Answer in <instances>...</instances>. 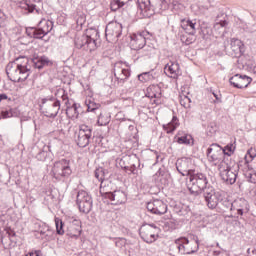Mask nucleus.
<instances>
[{
  "label": "nucleus",
  "instance_id": "1",
  "mask_svg": "<svg viewBox=\"0 0 256 256\" xmlns=\"http://www.w3.org/2000/svg\"><path fill=\"white\" fill-rule=\"evenodd\" d=\"M170 249L177 255H193L199 251V240L189 241L186 237H180L174 241Z\"/></svg>",
  "mask_w": 256,
  "mask_h": 256
},
{
  "label": "nucleus",
  "instance_id": "2",
  "mask_svg": "<svg viewBox=\"0 0 256 256\" xmlns=\"http://www.w3.org/2000/svg\"><path fill=\"white\" fill-rule=\"evenodd\" d=\"M209 187L211 185H209L207 174L199 172L190 174L188 189L192 195H199L201 191L204 193L205 189H209Z\"/></svg>",
  "mask_w": 256,
  "mask_h": 256
},
{
  "label": "nucleus",
  "instance_id": "3",
  "mask_svg": "<svg viewBox=\"0 0 256 256\" xmlns=\"http://www.w3.org/2000/svg\"><path fill=\"white\" fill-rule=\"evenodd\" d=\"M72 173L73 170H71L69 160L62 159L54 163L50 175L53 179H56V181H65V179L71 177Z\"/></svg>",
  "mask_w": 256,
  "mask_h": 256
},
{
  "label": "nucleus",
  "instance_id": "4",
  "mask_svg": "<svg viewBox=\"0 0 256 256\" xmlns=\"http://www.w3.org/2000/svg\"><path fill=\"white\" fill-rule=\"evenodd\" d=\"M40 107L43 109L45 117L55 119L56 115H59V111L61 110V101L55 98V96H48L41 100Z\"/></svg>",
  "mask_w": 256,
  "mask_h": 256
},
{
  "label": "nucleus",
  "instance_id": "5",
  "mask_svg": "<svg viewBox=\"0 0 256 256\" xmlns=\"http://www.w3.org/2000/svg\"><path fill=\"white\" fill-rule=\"evenodd\" d=\"M91 137H93V128L85 124H81L75 131L74 141L78 147L83 149L91 143Z\"/></svg>",
  "mask_w": 256,
  "mask_h": 256
},
{
  "label": "nucleus",
  "instance_id": "6",
  "mask_svg": "<svg viewBox=\"0 0 256 256\" xmlns=\"http://www.w3.org/2000/svg\"><path fill=\"white\" fill-rule=\"evenodd\" d=\"M76 205L80 213L89 215L93 210V197L85 190H79L76 195Z\"/></svg>",
  "mask_w": 256,
  "mask_h": 256
},
{
  "label": "nucleus",
  "instance_id": "7",
  "mask_svg": "<svg viewBox=\"0 0 256 256\" xmlns=\"http://www.w3.org/2000/svg\"><path fill=\"white\" fill-rule=\"evenodd\" d=\"M139 235L145 243H155L159 239V227L155 224H143L139 229Z\"/></svg>",
  "mask_w": 256,
  "mask_h": 256
},
{
  "label": "nucleus",
  "instance_id": "8",
  "mask_svg": "<svg viewBox=\"0 0 256 256\" xmlns=\"http://www.w3.org/2000/svg\"><path fill=\"white\" fill-rule=\"evenodd\" d=\"M249 210V202L246 199H236L233 201V209L230 217L234 219H245V217H247L249 214Z\"/></svg>",
  "mask_w": 256,
  "mask_h": 256
},
{
  "label": "nucleus",
  "instance_id": "9",
  "mask_svg": "<svg viewBox=\"0 0 256 256\" xmlns=\"http://www.w3.org/2000/svg\"><path fill=\"white\" fill-rule=\"evenodd\" d=\"M97 39H99V31L92 30V33L89 35H82L80 38H77L75 41L76 47L79 49H90L93 50L97 47Z\"/></svg>",
  "mask_w": 256,
  "mask_h": 256
},
{
  "label": "nucleus",
  "instance_id": "10",
  "mask_svg": "<svg viewBox=\"0 0 256 256\" xmlns=\"http://www.w3.org/2000/svg\"><path fill=\"white\" fill-rule=\"evenodd\" d=\"M204 201L208 209H217L219 203L222 201V195L215 191L213 186H208L203 192Z\"/></svg>",
  "mask_w": 256,
  "mask_h": 256
},
{
  "label": "nucleus",
  "instance_id": "11",
  "mask_svg": "<svg viewBox=\"0 0 256 256\" xmlns=\"http://www.w3.org/2000/svg\"><path fill=\"white\" fill-rule=\"evenodd\" d=\"M224 50L230 57H241L245 53V45L241 40L232 38L230 45L229 40L224 42Z\"/></svg>",
  "mask_w": 256,
  "mask_h": 256
},
{
  "label": "nucleus",
  "instance_id": "12",
  "mask_svg": "<svg viewBox=\"0 0 256 256\" xmlns=\"http://www.w3.org/2000/svg\"><path fill=\"white\" fill-rule=\"evenodd\" d=\"M149 32L148 31H142L137 34H133L131 36L130 45L132 49L135 51H139V49H143L147 43V39H149Z\"/></svg>",
  "mask_w": 256,
  "mask_h": 256
},
{
  "label": "nucleus",
  "instance_id": "13",
  "mask_svg": "<svg viewBox=\"0 0 256 256\" xmlns=\"http://www.w3.org/2000/svg\"><path fill=\"white\" fill-rule=\"evenodd\" d=\"M253 79L247 75L236 74L229 79L230 85H233L236 89H247L251 85Z\"/></svg>",
  "mask_w": 256,
  "mask_h": 256
},
{
  "label": "nucleus",
  "instance_id": "14",
  "mask_svg": "<svg viewBox=\"0 0 256 256\" xmlns=\"http://www.w3.org/2000/svg\"><path fill=\"white\" fill-rule=\"evenodd\" d=\"M146 209L153 215H165L167 213V204L162 200L156 199L148 202Z\"/></svg>",
  "mask_w": 256,
  "mask_h": 256
},
{
  "label": "nucleus",
  "instance_id": "15",
  "mask_svg": "<svg viewBox=\"0 0 256 256\" xmlns=\"http://www.w3.org/2000/svg\"><path fill=\"white\" fill-rule=\"evenodd\" d=\"M106 37L119 39L123 33V25L119 22H110L105 29Z\"/></svg>",
  "mask_w": 256,
  "mask_h": 256
},
{
  "label": "nucleus",
  "instance_id": "16",
  "mask_svg": "<svg viewBox=\"0 0 256 256\" xmlns=\"http://www.w3.org/2000/svg\"><path fill=\"white\" fill-rule=\"evenodd\" d=\"M105 199H109L112 205H123L127 201V194L121 190H115L114 192H106L104 194Z\"/></svg>",
  "mask_w": 256,
  "mask_h": 256
},
{
  "label": "nucleus",
  "instance_id": "17",
  "mask_svg": "<svg viewBox=\"0 0 256 256\" xmlns=\"http://www.w3.org/2000/svg\"><path fill=\"white\" fill-rule=\"evenodd\" d=\"M176 169L178 173H181L183 177H191L193 170L191 169V160L187 158L178 159L176 162Z\"/></svg>",
  "mask_w": 256,
  "mask_h": 256
},
{
  "label": "nucleus",
  "instance_id": "18",
  "mask_svg": "<svg viewBox=\"0 0 256 256\" xmlns=\"http://www.w3.org/2000/svg\"><path fill=\"white\" fill-rule=\"evenodd\" d=\"M207 158L211 162L221 161L224 157L223 148L219 146V144H212L207 149L206 152Z\"/></svg>",
  "mask_w": 256,
  "mask_h": 256
},
{
  "label": "nucleus",
  "instance_id": "19",
  "mask_svg": "<svg viewBox=\"0 0 256 256\" xmlns=\"http://www.w3.org/2000/svg\"><path fill=\"white\" fill-rule=\"evenodd\" d=\"M170 207L173 213H176L179 217H190L191 215V208L189 205L181 202H171Z\"/></svg>",
  "mask_w": 256,
  "mask_h": 256
},
{
  "label": "nucleus",
  "instance_id": "20",
  "mask_svg": "<svg viewBox=\"0 0 256 256\" xmlns=\"http://www.w3.org/2000/svg\"><path fill=\"white\" fill-rule=\"evenodd\" d=\"M66 235L72 239L81 237V222H79V220H74V223H71L68 226Z\"/></svg>",
  "mask_w": 256,
  "mask_h": 256
},
{
  "label": "nucleus",
  "instance_id": "21",
  "mask_svg": "<svg viewBox=\"0 0 256 256\" xmlns=\"http://www.w3.org/2000/svg\"><path fill=\"white\" fill-rule=\"evenodd\" d=\"M247 155L250 157V161H253V159H255V157H256L255 149L250 148L247 151ZM247 155L245 156L244 162L240 161L237 165V169H242L244 175H245V171H247V170L253 171V168L249 167V160H247Z\"/></svg>",
  "mask_w": 256,
  "mask_h": 256
},
{
  "label": "nucleus",
  "instance_id": "22",
  "mask_svg": "<svg viewBox=\"0 0 256 256\" xmlns=\"http://www.w3.org/2000/svg\"><path fill=\"white\" fill-rule=\"evenodd\" d=\"M221 177L223 181L229 185H233L235 181H237V168L232 167L229 170H226V172H222Z\"/></svg>",
  "mask_w": 256,
  "mask_h": 256
},
{
  "label": "nucleus",
  "instance_id": "23",
  "mask_svg": "<svg viewBox=\"0 0 256 256\" xmlns=\"http://www.w3.org/2000/svg\"><path fill=\"white\" fill-rule=\"evenodd\" d=\"M145 97H148V99H161V87L159 85L148 86Z\"/></svg>",
  "mask_w": 256,
  "mask_h": 256
},
{
  "label": "nucleus",
  "instance_id": "24",
  "mask_svg": "<svg viewBox=\"0 0 256 256\" xmlns=\"http://www.w3.org/2000/svg\"><path fill=\"white\" fill-rule=\"evenodd\" d=\"M40 235L42 236V239H45V241H53L55 239V231L51 229V227L47 225H42V227L39 230Z\"/></svg>",
  "mask_w": 256,
  "mask_h": 256
},
{
  "label": "nucleus",
  "instance_id": "25",
  "mask_svg": "<svg viewBox=\"0 0 256 256\" xmlns=\"http://www.w3.org/2000/svg\"><path fill=\"white\" fill-rule=\"evenodd\" d=\"M164 73L172 79H177V77L181 75V69L179 68V65H166L164 67Z\"/></svg>",
  "mask_w": 256,
  "mask_h": 256
},
{
  "label": "nucleus",
  "instance_id": "26",
  "mask_svg": "<svg viewBox=\"0 0 256 256\" xmlns=\"http://www.w3.org/2000/svg\"><path fill=\"white\" fill-rule=\"evenodd\" d=\"M196 22H193L191 20H182L181 27L183 30H185L186 33H189V35H195L197 33L196 30Z\"/></svg>",
  "mask_w": 256,
  "mask_h": 256
},
{
  "label": "nucleus",
  "instance_id": "27",
  "mask_svg": "<svg viewBox=\"0 0 256 256\" xmlns=\"http://www.w3.org/2000/svg\"><path fill=\"white\" fill-rule=\"evenodd\" d=\"M10 67L8 70L12 75L14 81L17 83H21V72L23 71L24 65H16V66H7Z\"/></svg>",
  "mask_w": 256,
  "mask_h": 256
},
{
  "label": "nucleus",
  "instance_id": "28",
  "mask_svg": "<svg viewBox=\"0 0 256 256\" xmlns=\"http://www.w3.org/2000/svg\"><path fill=\"white\" fill-rule=\"evenodd\" d=\"M79 107H81L77 103H73L71 106H66V115L70 117V119H77L79 117Z\"/></svg>",
  "mask_w": 256,
  "mask_h": 256
},
{
  "label": "nucleus",
  "instance_id": "29",
  "mask_svg": "<svg viewBox=\"0 0 256 256\" xmlns=\"http://www.w3.org/2000/svg\"><path fill=\"white\" fill-rule=\"evenodd\" d=\"M39 27L42 30V33L48 35L53 30V22L51 20H41L39 22Z\"/></svg>",
  "mask_w": 256,
  "mask_h": 256
},
{
  "label": "nucleus",
  "instance_id": "30",
  "mask_svg": "<svg viewBox=\"0 0 256 256\" xmlns=\"http://www.w3.org/2000/svg\"><path fill=\"white\" fill-rule=\"evenodd\" d=\"M177 127H179V119L177 118V116H173L172 121L169 122L167 125L163 126L166 133H173V131H175Z\"/></svg>",
  "mask_w": 256,
  "mask_h": 256
},
{
  "label": "nucleus",
  "instance_id": "31",
  "mask_svg": "<svg viewBox=\"0 0 256 256\" xmlns=\"http://www.w3.org/2000/svg\"><path fill=\"white\" fill-rule=\"evenodd\" d=\"M138 8L142 13H149L151 9H153V6L151 5V0H137Z\"/></svg>",
  "mask_w": 256,
  "mask_h": 256
},
{
  "label": "nucleus",
  "instance_id": "32",
  "mask_svg": "<svg viewBox=\"0 0 256 256\" xmlns=\"http://www.w3.org/2000/svg\"><path fill=\"white\" fill-rule=\"evenodd\" d=\"M32 62L34 65H37L40 63V65H53V61L49 59V57L42 55V56H34L32 59Z\"/></svg>",
  "mask_w": 256,
  "mask_h": 256
},
{
  "label": "nucleus",
  "instance_id": "33",
  "mask_svg": "<svg viewBox=\"0 0 256 256\" xmlns=\"http://www.w3.org/2000/svg\"><path fill=\"white\" fill-rule=\"evenodd\" d=\"M85 105L87 107V111L95 113L99 107H101V104L96 103L93 98H88L85 100Z\"/></svg>",
  "mask_w": 256,
  "mask_h": 256
},
{
  "label": "nucleus",
  "instance_id": "34",
  "mask_svg": "<svg viewBox=\"0 0 256 256\" xmlns=\"http://www.w3.org/2000/svg\"><path fill=\"white\" fill-rule=\"evenodd\" d=\"M111 122V115L107 114V113H101L98 116V120H97V125H99L100 127H105V125H109V123Z\"/></svg>",
  "mask_w": 256,
  "mask_h": 256
},
{
  "label": "nucleus",
  "instance_id": "35",
  "mask_svg": "<svg viewBox=\"0 0 256 256\" xmlns=\"http://www.w3.org/2000/svg\"><path fill=\"white\" fill-rule=\"evenodd\" d=\"M94 175H95L96 179L101 183L100 189H103V182L105 181V176H106L105 169H103L101 167L97 168L94 172Z\"/></svg>",
  "mask_w": 256,
  "mask_h": 256
},
{
  "label": "nucleus",
  "instance_id": "36",
  "mask_svg": "<svg viewBox=\"0 0 256 256\" xmlns=\"http://www.w3.org/2000/svg\"><path fill=\"white\" fill-rule=\"evenodd\" d=\"M177 143L179 145H193V137L189 134L178 137Z\"/></svg>",
  "mask_w": 256,
  "mask_h": 256
},
{
  "label": "nucleus",
  "instance_id": "37",
  "mask_svg": "<svg viewBox=\"0 0 256 256\" xmlns=\"http://www.w3.org/2000/svg\"><path fill=\"white\" fill-rule=\"evenodd\" d=\"M219 204L222 205L223 211L230 209L231 215L233 214V202H231L229 199L222 196V201H220Z\"/></svg>",
  "mask_w": 256,
  "mask_h": 256
},
{
  "label": "nucleus",
  "instance_id": "38",
  "mask_svg": "<svg viewBox=\"0 0 256 256\" xmlns=\"http://www.w3.org/2000/svg\"><path fill=\"white\" fill-rule=\"evenodd\" d=\"M132 164H130V173L132 175H137V165L138 167L141 166V164L139 163V158H137V156H133L132 158H130ZM137 163V164H135Z\"/></svg>",
  "mask_w": 256,
  "mask_h": 256
},
{
  "label": "nucleus",
  "instance_id": "39",
  "mask_svg": "<svg viewBox=\"0 0 256 256\" xmlns=\"http://www.w3.org/2000/svg\"><path fill=\"white\" fill-rule=\"evenodd\" d=\"M2 119H9L10 117H18L19 112L17 109L11 108L10 110L2 111L1 112Z\"/></svg>",
  "mask_w": 256,
  "mask_h": 256
},
{
  "label": "nucleus",
  "instance_id": "40",
  "mask_svg": "<svg viewBox=\"0 0 256 256\" xmlns=\"http://www.w3.org/2000/svg\"><path fill=\"white\" fill-rule=\"evenodd\" d=\"M236 146L233 143L227 144L224 148H222L223 155H227V157H231L233 153H235Z\"/></svg>",
  "mask_w": 256,
  "mask_h": 256
},
{
  "label": "nucleus",
  "instance_id": "41",
  "mask_svg": "<svg viewBox=\"0 0 256 256\" xmlns=\"http://www.w3.org/2000/svg\"><path fill=\"white\" fill-rule=\"evenodd\" d=\"M55 225H56L57 235H65V229H63L64 227L63 220L59 218H55Z\"/></svg>",
  "mask_w": 256,
  "mask_h": 256
},
{
  "label": "nucleus",
  "instance_id": "42",
  "mask_svg": "<svg viewBox=\"0 0 256 256\" xmlns=\"http://www.w3.org/2000/svg\"><path fill=\"white\" fill-rule=\"evenodd\" d=\"M180 41L185 43V45H191V43L195 41V38L193 37V34L186 33L180 36Z\"/></svg>",
  "mask_w": 256,
  "mask_h": 256
},
{
  "label": "nucleus",
  "instance_id": "43",
  "mask_svg": "<svg viewBox=\"0 0 256 256\" xmlns=\"http://www.w3.org/2000/svg\"><path fill=\"white\" fill-rule=\"evenodd\" d=\"M125 5V2L122 0H112L110 3V9L111 11H118V9H121Z\"/></svg>",
  "mask_w": 256,
  "mask_h": 256
},
{
  "label": "nucleus",
  "instance_id": "44",
  "mask_svg": "<svg viewBox=\"0 0 256 256\" xmlns=\"http://www.w3.org/2000/svg\"><path fill=\"white\" fill-rule=\"evenodd\" d=\"M232 167L225 162V159H223L219 165H218V171H220V175H223L226 171L230 170Z\"/></svg>",
  "mask_w": 256,
  "mask_h": 256
},
{
  "label": "nucleus",
  "instance_id": "45",
  "mask_svg": "<svg viewBox=\"0 0 256 256\" xmlns=\"http://www.w3.org/2000/svg\"><path fill=\"white\" fill-rule=\"evenodd\" d=\"M29 71L30 69L27 68V65H24L22 68V72H20V83H23V81H27V78L29 77Z\"/></svg>",
  "mask_w": 256,
  "mask_h": 256
},
{
  "label": "nucleus",
  "instance_id": "46",
  "mask_svg": "<svg viewBox=\"0 0 256 256\" xmlns=\"http://www.w3.org/2000/svg\"><path fill=\"white\" fill-rule=\"evenodd\" d=\"M13 63H15V65H29V58L25 56H19L13 61Z\"/></svg>",
  "mask_w": 256,
  "mask_h": 256
},
{
  "label": "nucleus",
  "instance_id": "47",
  "mask_svg": "<svg viewBox=\"0 0 256 256\" xmlns=\"http://www.w3.org/2000/svg\"><path fill=\"white\" fill-rule=\"evenodd\" d=\"M151 79V72H143L138 75V80L141 81V83H147Z\"/></svg>",
  "mask_w": 256,
  "mask_h": 256
},
{
  "label": "nucleus",
  "instance_id": "48",
  "mask_svg": "<svg viewBox=\"0 0 256 256\" xmlns=\"http://www.w3.org/2000/svg\"><path fill=\"white\" fill-rule=\"evenodd\" d=\"M85 21H87L85 14L81 13L76 16V25H78V27H83V25H85Z\"/></svg>",
  "mask_w": 256,
  "mask_h": 256
},
{
  "label": "nucleus",
  "instance_id": "49",
  "mask_svg": "<svg viewBox=\"0 0 256 256\" xmlns=\"http://www.w3.org/2000/svg\"><path fill=\"white\" fill-rule=\"evenodd\" d=\"M115 245L118 249H123L127 245V240L125 238H117L115 240Z\"/></svg>",
  "mask_w": 256,
  "mask_h": 256
},
{
  "label": "nucleus",
  "instance_id": "50",
  "mask_svg": "<svg viewBox=\"0 0 256 256\" xmlns=\"http://www.w3.org/2000/svg\"><path fill=\"white\" fill-rule=\"evenodd\" d=\"M45 35L47 34L43 33V30L40 27L34 30V39H43Z\"/></svg>",
  "mask_w": 256,
  "mask_h": 256
},
{
  "label": "nucleus",
  "instance_id": "51",
  "mask_svg": "<svg viewBox=\"0 0 256 256\" xmlns=\"http://www.w3.org/2000/svg\"><path fill=\"white\" fill-rule=\"evenodd\" d=\"M119 71L121 75H123V77L120 78L121 81H125V79H127L131 75V71H129V69L119 68Z\"/></svg>",
  "mask_w": 256,
  "mask_h": 256
},
{
  "label": "nucleus",
  "instance_id": "52",
  "mask_svg": "<svg viewBox=\"0 0 256 256\" xmlns=\"http://www.w3.org/2000/svg\"><path fill=\"white\" fill-rule=\"evenodd\" d=\"M61 99H62V102L64 103V105H66V107L68 105H70V103H69V96L67 95V93H65V90H62Z\"/></svg>",
  "mask_w": 256,
  "mask_h": 256
},
{
  "label": "nucleus",
  "instance_id": "53",
  "mask_svg": "<svg viewBox=\"0 0 256 256\" xmlns=\"http://www.w3.org/2000/svg\"><path fill=\"white\" fill-rule=\"evenodd\" d=\"M157 5V9H159L160 11H164V9H167V2L165 1L158 0Z\"/></svg>",
  "mask_w": 256,
  "mask_h": 256
},
{
  "label": "nucleus",
  "instance_id": "54",
  "mask_svg": "<svg viewBox=\"0 0 256 256\" xmlns=\"http://www.w3.org/2000/svg\"><path fill=\"white\" fill-rule=\"evenodd\" d=\"M1 101H8L9 105H13L15 100L9 98L7 94H1Z\"/></svg>",
  "mask_w": 256,
  "mask_h": 256
},
{
  "label": "nucleus",
  "instance_id": "55",
  "mask_svg": "<svg viewBox=\"0 0 256 256\" xmlns=\"http://www.w3.org/2000/svg\"><path fill=\"white\" fill-rule=\"evenodd\" d=\"M25 256H43V254L41 253V250H34L28 252Z\"/></svg>",
  "mask_w": 256,
  "mask_h": 256
},
{
  "label": "nucleus",
  "instance_id": "56",
  "mask_svg": "<svg viewBox=\"0 0 256 256\" xmlns=\"http://www.w3.org/2000/svg\"><path fill=\"white\" fill-rule=\"evenodd\" d=\"M208 130L211 133V135H213V133H215V131H217V126L215 125V123H210L208 125Z\"/></svg>",
  "mask_w": 256,
  "mask_h": 256
},
{
  "label": "nucleus",
  "instance_id": "57",
  "mask_svg": "<svg viewBox=\"0 0 256 256\" xmlns=\"http://www.w3.org/2000/svg\"><path fill=\"white\" fill-rule=\"evenodd\" d=\"M26 34L28 37H35V28H26Z\"/></svg>",
  "mask_w": 256,
  "mask_h": 256
},
{
  "label": "nucleus",
  "instance_id": "58",
  "mask_svg": "<svg viewBox=\"0 0 256 256\" xmlns=\"http://www.w3.org/2000/svg\"><path fill=\"white\" fill-rule=\"evenodd\" d=\"M4 231L7 233L9 237H15V231L11 228H5Z\"/></svg>",
  "mask_w": 256,
  "mask_h": 256
},
{
  "label": "nucleus",
  "instance_id": "59",
  "mask_svg": "<svg viewBox=\"0 0 256 256\" xmlns=\"http://www.w3.org/2000/svg\"><path fill=\"white\" fill-rule=\"evenodd\" d=\"M219 25L220 27H227V25H229V22H227L226 20H221L220 22H217L215 24V27H219Z\"/></svg>",
  "mask_w": 256,
  "mask_h": 256
},
{
  "label": "nucleus",
  "instance_id": "60",
  "mask_svg": "<svg viewBox=\"0 0 256 256\" xmlns=\"http://www.w3.org/2000/svg\"><path fill=\"white\" fill-rule=\"evenodd\" d=\"M35 5L34 4H31V5H27V10L29 13H33L35 11Z\"/></svg>",
  "mask_w": 256,
  "mask_h": 256
},
{
  "label": "nucleus",
  "instance_id": "61",
  "mask_svg": "<svg viewBox=\"0 0 256 256\" xmlns=\"http://www.w3.org/2000/svg\"><path fill=\"white\" fill-rule=\"evenodd\" d=\"M157 181H159V183H161L162 185H165L166 182L165 177H163V175L161 174H159Z\"/></svg>",
  "mask_w": 256,
  "mask_h": 256
},
{
  "label": "nucleus",
  "instance_id": "62",
  "mask_svg": "<svg viewBox=\"0 0 256 256\" xmlns=\"http://www.w3.org/2000/svg\"><path fill=\"white\" fill-rule=\"evenodd\" d=\"M250 70L252 71V73H254V75H256V65L250 66Z\"/></svg>",
  "mask_w": 256,
  "mask_h": 256
},
{
  "label": "nucleus",
  "instance_id": "63",
  "mask_svg": "<svg viewBox=\"0 0 256 256\" xmlns=\"http://www.w3.org/2000/svg\"><path fill=\"white\" fill-rule=\"evenodd\" d=\"M124 170L127 172H130L131 173V166H125L124 167Z\"/></svg>",
  "mask_w": 256,
  "mask_h": 256
},
{
  "label": "nucleus",
  "instance_id": "64",
  "mask_svg": "<svg viewBox=\"0 0 256 256\" xmlns=\"http://www.w3.org/2000/svg\"><path fill=\"white\" fill-rule=\"evenodd\" d=\"M213 95H214V97H215V99H216L217 101H221V98H219V95H217V94H215V93H213Z\"/></svg>",
  "mask_w": 256,
  "mask_h": 256
}]
</instances>
